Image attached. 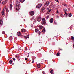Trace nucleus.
Masks as SVG:
<instances>
[{
  "mask_svg": "<svg viewBox=\"0 0 74 74\" xmlns=\"http://www.w3.org/2000/svg\"><path fill=\"white\" fill-rule=\"evenodd\" d=\"M20 2L18 0H16V10H19L20 9Z\"/></svg>",
  "mask_w": 74,
  "mask_h": 74,
  "instance_id": "nucleus-1",
  "label": "nucleus"
},
{
  "mask_svg": "<svg viewBox=\"0 0 74 74\" xmlns=\"http://www.w3.org/2000/svg\"><path fill=\"white\" fill-rule=\"evenodd\" d=\"M45 23H46V22L45 21V18H43L42 21V25H45Z\"/></svg>",
  "mask_w": 74,
  "mask_h": 74,
  "instance_id": "nucleus-2",
  "label": "nucleus"
},
{
  "mask_svg": "<svg viewBox=\"0 0 74 74\" xmlns=\"http://www.w3.org/2000/svg\"><path fill=\"white\" fill-rule=\"evenodd\" d=\"M29 13L31 16H33L34 14V12L33 11H31Z\"/></svg>",
  "mask_w": 74,
  "mask_h": 74,
  "instance_id": "nucleus-3",
  "label": "nucleus"
},
{
  "mask_svg": "<svg viewBox=\"0 0 74 74\" xmlns=\"http://www.w3.org/2000/svg\"><path fill=\"white\" fill-rule=\"evenodd\" d=\"M48 4H49V3L48 2V1H47L46 2V3L45 4V6L46 7H48Z\"/></svg>",
  "mask_w": 74,
  "mask_h": 74,
  "instance_id": "nucleus-4",
  "label": "nucleus"
},
{
  "mask_svg": "<svg viewBox=\"0 0 74 74\" xmlns=\"http://www.w3.org/2000/svg\"><path fill=\"white\" fill-rule=\"evenodd\" d=\"M42 6V4H39L37 6H36V8H40L41 7V6Z\"/></svg>",
  "mask_w": 74,
  "mask_h": 74,
  "instance_id": "nucleus-5",
  "label": "nucleus"
},
{
  "mask_svg": "<svg viewBox=\"0 0 74 74\" xmlns=\"http://www.w3.org/2000/svg\"><path fill=\"white\" fill-rule=\"evenodd\" d=\"M37 21L38 22H40L41 21V18L39 17L38 18Z\"/></svg>",
  "mask_w": 74,
  "mask_h": 74,
  "instance_id": "nucleus-6",
  "label": "nucleus"
},
{
  "mask_svg": "<svg viewBox=\"0 0 74 74\" xmlns=\"http://www.w3.org/2000/svg\"><path fill=\"white\" fill-rule=\"evenodd\" d=\"M49 21H50V23H52V22H53V18H52L50 19Z\"/></svg>",
  "mask_w": 74,
  "mask_h": 74,
  "instance_id": "nucleus-7",
  "label": "nucleus"
},
{
  "mask_svg": "<svg viewBox=\"0 0 74 74\" xmlns=\"http://www.w3.org/2000/svg\"><path fill=\"white\" fill-rule=\"evenodd\" d=\"M21 31L22 32H26V30L24 29H21Z\"/></svg>",
  "mask_w": 74,
  "mask_h": 74,
  "instance_id": "nucleus-8",
  "label": "nucleus"
},
{
  "mask_svg": "<svg viewBox=\"0 0 74 74\" xmlns=\"http://www.w3.org/2000/svg\"><path fill=\"white\" fill-rule=\"evenodd\" d=\"M39 32V29L37 28L35 30V32L36 33H38Z\"/></svg>",
  "mask_w": 74,
  "mask_h": 74,
  "instance_id": "nucleus-9",
  "label": "nucleus"
},
{
  "mask_svg": "<svg viewBox=\"0 0 74 74\" xmlns=\"http://www.w3.org/2000/svg\"><path fill=\"white\" fill-rule=\"evenodd\" d=\"M17 34L18 36H21V33L20 32H18Z\"/></svg>",
  "mask_w": 74,
  "mask_h": 74,
  "instance_id": "nucleus-10",
  "label": "nucleus"
},
{
  "mask_svg": "<svg viewBox=\"0 0 74 74\" xmlns=\"http://www.w3.org/2000/svg\"><path fill=\"white\" fill-rule=\"evenodd\" d=\"M38 27L40 29H42V28H43V26L42 25H39Z\"/></svg>",
  "mask_w": 74,
  "mask_h": 74,
  "instance_id": "nucleus-11",
  "label": "nucleus"
},
{
  "mask_svg": "<svg viewBox=\"0 0 74 74\" xmlns=\"http://www.w3.org/2000/svg\"><path fill=\"white\" fill-rule=\"evenodd\" d=\"M9 40L10 41H12V37L11 36L9 38Z\"/></svg>",
  "mask_w": 74,
  "mask_h": 74,
  "instance_id": "nucleus-12",
  "label": "nucleus"
},
{
  "mask_svg": "<svg viewBox=\"0 0 74 74\" xmlns=\"http://www.w3.org/2000/svg\"><path fill=\"white\" fill-rule=\"evenodd\" d=\"M51 9L49 10L47 12V14H49V12H51Z\"/></svg>",
  "mask_w": 74,
  "mask_h": 74,
  "instance_id": "nucleus-13",
  "label": "nucleus"
},
{
  "mask_svg": "<svg viewBox=\"0 0 74 74\" xmlns=\"http://www.w3.org/2000/svg\"><path fill=\"white\" fill-rule=\"evenodd\" d=\"M68 13H67L66 12H65V14H64L65 16H67V15H68Z\"/></svg>",
  "mask_w": 74,
  "mask_h": 74,
  "instance_id": "nucleus-14",
  "label": "nucleus"
},
{
  "mask_svg": "<svg viewBox=\"0 0 74 74\" xmlns=\"http://www.w3.org/2000/svg\"><path fill=\"white\" fill-rule=\"evenodd\" d=\"M65 7H67V5L65 4V3H62V4Z\"/></svg>",
  "mask_w": 74,
  "mask_h": 74,
  "instance_id": "nucleus-15",
  "label": "nucleus"
},
{
  "mask_svg": "<svg viewBox=\"0 0 74 74\" xmlns=\"http://www.w3.org/2000/svg\"><path fill=\"white\" fill-rule=\"evenodd\" d=\"M25 1V0H20V1L21 3H23Z\"/></svg>",
  "mask_w": 74,
  "mask_h": 74,
  "instance_id": "nucleus-16",
  "label": "nucleus"
},
{
  "mask_svg": "<svg viewBox=\"0 0 74 74\" xmlns=\"http://www.w3.org/2000/svg\"><path fill=\"white\" fill-rule=\"evenodd\" d=\"M37 66L38 68H40V67H41V65H40V64H38L37 65Z\"/></svg>",
  "mask_w": 74,
  "mask_h": 74,
  "instance_id": "nucleus-17",
  "label": "nucleus"
},
{
  "mask_svg": "<svg viewBox=\"0 0 74 74\" xmlns=\"http://www.w3.org/2000/svg\"><path fill=\"white\" fill-rule=\"evenodd\" d=\"M29 37V36L28 35H27L25 36V38L27 39V38H28Z\"/></svg>",
  "mask_w": 74,
  "mask_h": 74,
  "instance_id": "nucleus-18",
  "label": "nucleus"
},
{
  "mask_svg": "<svg viewBox=\"0 0 74 74\" xmlns=\"http://www.w3.org/2000/svg\"><path fill=\"white\" fill-rule=\"evenodd\" d=\"M32 58L33 60H34V59H36V57H35V56H32Z\"/></svg>",
  "mask_w": 74,
  "mask_h": 74,
  "instance_id": "nucleus-19",
  "label": "nucleus"
},
{
  "mask_svg": "<svg viewBox=\"0 0 74 74\" xmlns=\"http://www.w3.org/2000/svg\"><path fill=\"white\" fill-rule=\"evenodd\" d=\"M63 10L64 12H66V11H67V9H63Z\"/></svg>",
  "mask_w": 74,
  "mask_h": 74,
  "instance_id": "nucleus-20",
  "label": "nucleus"
},
{
  "mask_svg": "<svg viewBox=\"0 0 74 74\" xmlns=\"http://www.w3.org/2000/svg\"><path fill=\"white\" fill-rule=\"evenodd\" d=\"M54 24H55V25H57V23L56 22V21H54Z\"/></svg>",
  "mask_w": 74,
  "mask_h": 74,
  "instance_id": "nucleus-21",
  "label": "nucleus"
},
{
  "mask_svg": "<svg viewBox=\"0 0 74 74\" xmlns=\"http://www.w3.org/2000/svg\"><path fill=\"white\" fill-rule=\"evenodd\" d=\"M71 39L72 40H74V36H71Z\"/></svg>",
  "mask_w": 74,
  "mask_h": 74,
  "instance_id": "nucleus-22",
  "label": "nucleus"
},
{
  "mask_svg": "<svg viewBox=\"0 0 74 74\" xmlns=\"http://www.w3.org/2000/svg\"><path fill=\"white\" fill-rule=\"evenodd\" d=\"M6 3L5 2V1H4L2 2V4L3 5H4V4H6Z\"/></svg>",
  "mask_w": 74,
  "mask_h": 74,
  "instance_id": "nucleus-23",
  "label": "nucleus"
},
{
  "mask_svg": "<svg viewBox=\"0 0 74 74\" xmlns=\"http://www.w3.org/2000/svg\"><path fill=\"white\" fill-rule=\"evenodd\" d=\"M72 16V15L71 14V13H70L68 16L69 17H71Z\"/></svg>",
  "mask_w": 74,
  "mask_h": 74,
  "instance_id": "nucleus-24",
  "label": "nucleus"
},
{
  "mask_svg": "<svg viewBox=\"0 0 74 74\" xmlns=\"http://www.w3.org/2000/svg\"><path fill=\"white\" fill-rule=\"evenodd\" d=\"M1 13L3 14L2 15H4V11H2Z\"/></svg>",
  "mask_w": 74,
  "mask_h": 74,
  "instance_id": "nucleus-25",
  "label": "nucleus"
},
{
  "mask_svg": "<svg viewBox=\"0 0 74 74\" xmlns=\"http://www.w3.org/2000/svg\"><path fill=\"white\" fill-rule=\"evenodd\" d=\"M42 32L43 33H44V32H45V29L44 28L43 29L42 31Z\"/></svg>",
  "mask_w": 74,
  "mask_h": 74,
  "instance_id": "nucleus-26",
  "label": "nucleus"
},
{
  "mask_svg": "<svg viewBox=\"0 0 74 74\" xmlns=\"http://www.w3.org/2000/svg\"><path fill=\"white\" fill-rule=\"evenodd\" d=\"M53 70H51L50 71V73H51V74H53Z\"/></svg>",
  "mask_w": 74,
  "mask_h": 74,
  "instance_id": "nucleus-27",
  "label": "nucleus"
},
{
  "mask_svg": "<svg viewBox=\"0 0 74 74\" xmlns=\"http://www.w3.org/2000/svg\"><path fill=\"white\" fill-rule=\"evenodd\" d=\"M15 58H18L19 57V56L17 55H16L15 56Z\"/></svg>",
  "mask_w": 74,
  "mask_h": 74,
  "instance_id": "nucleus-28",
  "label": "nucleus"
},
{
  "mask_svg": "<svg viewBox=\"0 0 74 74\" xmlns=\"http://www.w3.org/2000/svg\"><path fill=\"white\" fill-rule=\"evenodd\" d=\"M12 63V61L10 60L9 61V63L11 64Z\"/></svg>",
  "mask_w": 74,
  "mask_h": 74,
  "instance_id": "nucleus-29",
  "label": "nucleus"
},
{
  "mask_svg": "<svg viewBox=\"0 0 74 74\" xmlns=\"http://www.w3.org/2000/svg\"><path fill=\"white\" fill-rule=\"evenodd\" d=\"M45 9V8L44 7H42V8L41 9L42 11H44V10Z\"/></svg>",
  "mask_w": 74,
  "mask_h": 74,
  "instance_id": "nucleus-30",
  "label": "nucleus"
},
{
  "mask_svg": "<svg viewBox=\"0 0 74 74\" xmlns=\"http://www.w3.org/2000/svg\"><path fill=\"white\" fill-rule=\"evenodd\" d=\"M60 55V54L59 53H57V56H59Z\"/></svg>",
  "mask_w": 74,
  "mask_h": 74,
  "instance_id": "nucleus-31",
  "label": "nucleus"
},
{
  "mask_svg": "<svg viewBox=\"0 0 74 74\" xmlns=\"http://www.w3.org/2000/svg\"><path fill=\"white\" fill-rule=\"evenodd\" d=\"M41 31H39V32H38V34L39 35H40V34H41Z\"/></svg>",
  "mask_w": 74,
  "mask_h": 74,
  "instance_id": "nucleus-32",
  "label": "nucleus"
},
{
  "mask_svg": "<svg viewBox=\"0 0 74 74\" xmlns=\"http://www.w3.org/2000/svg\"><path fill=\"white\" fill-rule=\"evenodd\" d=\"M10 7L11 8H12V4H10Z\"/></svg>",
  "mask_w": 74,
  "mask_h": 74,
  "instance_id": "nucleus-33",
  "label": "nucleus"
},
{
  "mask_svg": "<svg viewBox=\"0 0 74 74\" xmlns=\"http://www.w3.org/2000/svg\"><path fill=\"white\" fill-rule=\"evenodd\" d=\"M2 34H5V32L3 31L2 32Z\"/></svg>",
  "mask_w": 74,
  "mask_h": 74,
  "instance_id": "nucleus-34",
  "label": "nucleus"
},
{
  "mask_svg": "<svg viewBox=\"0 0 74 74\" xmlns=\"http://www.w3.org/2000/svg\"><path fill=\"white\" fill-rule=\"evenodd\" d=\"M56 12L57 14H59V11L58 10H57Z\"/></svg>",
  "mask_w": 74,
  "mask_h": 74,
  "instance_id": "nucleus-35",
  "label": "nucleus"
},
{
  "mask_svg": "<svg viewBox=\"0 0 74 74\" xmlns=\"http://www.w3.org/2000/svg\"><path fill=\"white\" fill-rule=\"evenodd\" d=\"M6 11H7V12H9V10H8V9L7 8L6 10Z\"/></svg>",
  "mask_w": 74,
  "mask_h": 74,
  "instance_id": "nucleus-36",
  "label": "nucleus"
},
{
  "mask_svg": "<svg viewBox=\"0 0 74 74\" xmlns=\"http://www.w3.org/2000/svg\"><path fill=\"white\" fill-rule=\"evenodd\" d=\"M56 2H58V3H59L58 0H56Z\"/></svg>",
  "mask_w": 74,
  "mask_h": 74,
  "instance_id": "nucleus-37",
  "label": "nucleus"
},
{
  "mask_svg": "<svg viewBox=\"0 0 74 74\" xmlns=\"http://www.w3.org/2000/svg\"><path fill=\"white\" fill-rule=\"evenodd\" d=\"M36 21L37 20L36 19H35L34 20V22H36Z\"/></svg>",
  "mask_w": 74,
  "mask_h": 74,
  "instance_id": "nucleus-38",
  "label": "nucleus"
},
{
  "mask_svg": "<svg viewBox=\"0 0 74 74\" xmlns=\"http://www.w3.org/2000/svg\"><path fill=\"white\" fill-rule=\"evenodd\" d=\"M59 16H57L56 17V18L57 19H58L59 18Z\"/></svg>",
  "mask_w": 74,
  "mask_h": 74,
  "instance_id": "nucleus-39",
  "label": "nucleus"
},
{
  "mask_svg": "<svg viewBox=\"0 0 74 74\" xmlns=\"http://www.w3.org/2000/svg\"><path fill=\"white\" fill-rule=\"evenodd\" d=\"M13 60L15 61V58H13Z\"/></svg>",
  "mask_w": 74,
  "mask_h": 74,
  "instance_id": "nucleus-40",
  "label": "nucleus"
},
{
  "mask_svg": "<svg viewBox=\"0 0 74 74\" xmlns=\"http://www.w3.org/2000/svg\"><path fill=\"white\" fill-rule=\"evenodd\" d=\"M34 60H33L32 61V63H34Z\"/></svg>",
  "mask_w": 74,
  "mask_h": 74,
  "instance_id": "nucleus-41",
  "label": "nucleus"
},
{
  "mask_svg": "<svg viewBox=\"0 0 74 74\" xmlns=\"http://www.w3.org/2000/svg\"><path fill=\"white\" fill-rule=\"evenodd\" d=\"M42 73H43V74H45V73L44 72V71H42Z\"/></svg>",
  "mask_w": 74,
  "mask_h": 74,
  "instance_id": "nucleus-42",
  "label": "nucleus"
},
{
  "mask_svg": "<svg viewBox=\"0 0 74 74\" xmlns=\"http://www.w3.org/2000/svg\"><path fill=\"white\" fill-rule=\"evenodd\" d=\"M5 8L4 9H3V10L4 11H5Z\"/></svg>",
  "mask_w": 74,
  "mask_h": 74,
  "instance_id": "nucleus-43",
  "label": "nucleus"
},
{
  "mask_svg": "<svg viewBox=\"0 0 74 74\" xmlns=\"http://www.w3.org/2000/svg\"><path fill=\"white\" fill-rule=\"evenodd\" d=\"M61 17H62L63 18V17H64V16L63 15H62L61 16Z\"/></svg>",
  "mask_w": 74,
  "mask_h": 74,
  "instance_id": "nucleus-44",
  "label": "nucleus"
},
{
  "mask_svg": "<svg viewBox=\"0 0 74 74\" xmlns=\"http://www.w3.org/2000/svg\"><path fill=\"white\" fill-rule=\"evenodd\" d=\"M46 18L47 19H48V17H47V16H46Z\"/></svg>",
  "mask_w": 74,
  "mask_h": 74,
  "instance_id": "nucleus-45",
  "label": "nucleus"
},
{
  "mask_svg": "<svg viewBox=\"0 0 74 74\" xmlns=\"http://www.w3.org/2000/svg\"><path fill=\"white\" fill-rule=\"evenodd\" d=\"M25 60H27V58H25Z\"/></svg>",
  "mask_w": 74,
  "mask_h": 74,
  "instance_id": "nucleus-46",
  "label": "nucleus"
},
{
  "mask_svg": "<svg viewBox=\"0 0 74 74\" xmlns=\"http://www.w3.org/2000/svg\"><path fill=\"white\" fill-rule=\"evenodd\" d=\"M49 15H48V16H47V18H49Z\"/></svg>",
  "mask_w": 74,
  "mask_h": 74,
  "instance_id": "nucleus-47",
  "label": "nucleus"
},
{
  "mask_svg": "<svg viewBox=\"0 0 74 74\" xmlns=\"http://www.w3.org/2000/svg\"><path fill=\"white\" fill-rule=\"evenodd\" d=\"M7 0H5V2L7 3Z\"/></svg>",
  "mask_w": 74,
  "mask_h": 74,
  "instance_id": "nucleus-48",
  "label": "nucleus"
},
{
  "mask_svg": "<svg viewBox=\"0 0 74 74\" xmlns=\"http://www.w3.org/2000/svg\"><path fill=\"white\" fill-rule=\"evenodd\" d=\"M1 0L0 1V4L1 3Z\"/></svg>",
  "mask_w": 74,
  "mask_h": 74,
  "instance_id": "nucleus-49",
  "label": "nucleus"
},
{
  "mask_svg": "<svg viewBox=\"0 0 74 74\" xmlns=\"http://www.w3.org/2000/svg\"><path fill=\"white\" fill-rule=\"evenodd\" d=\"M49 8H47V10H49Z\"/></svg>",
  "mask_w": 74,
  "mask_h": 74,
  "instance_id": "nucleus-50",
  "label": "nucleus"
},
{
  "mask_svg": "<svg viewBox=\"0 0 74 74\" xmlns=\"http://www.w3.org/2000/svg\"><path fill=\"white\" fill-rule=\"evenodd\" d=\"M1 10V8H0V11Z\"/></svg>",
  "mask_w": 74,
  "mask_h": 74,
  "instance_id": "nucleus-51",
  "label": "nucleus"
},
{
  "mask_svg": "<svg viewBox=\"0 0 74 74\" xmlns=\"http://www.w3.org/2000/svg\"><path fill=\"white\" fill-rule=\"evenodd\" d=\"M25 48H26V47H25Z\"/></svg>",
  "mask_w": 74,
  "mask_h": 74,
  "instance_id": "nucleus-52",
  "label": "nucleus"
}]
</instances>
